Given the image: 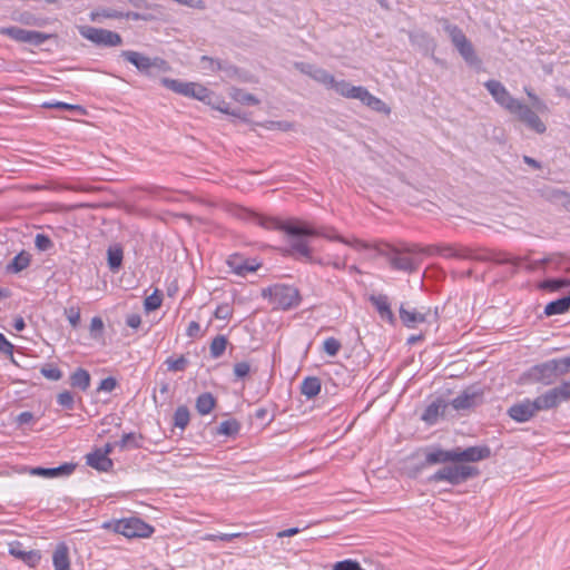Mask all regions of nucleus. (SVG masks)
I'll list each match as a JSON object with an SVG mask.
<instances>
[{
  "instance_id": "obj_26",
  "label": "nucleus",
  "mask_w": 570,
  "mask_h": 570,
  "mask_svg": "<svg viewBox=\"0 0 570 570\" xmlns=\"http://www.w3.org/2000/svg\"><path fill=\"white\" fill-rule=\"evenodd\" d=\"M30 262L31 255L28 252L22 250L7 265V272L18 274L24 271L30 265Z\"/></svg>"
},
{
  "instance_id": "obj_38",
  "label": "nucleus",
  "mask_w": 570,
  "mask_h": 570,
  "mask_svg": "<svg viewBox=\"0 0 570 570\" xmlns=\"http://www.w3.org/2000/svg\"><path fill=\"white\" fill-rule=\"evenodd\" d=\"M200 60L203 63H205L204 68H207L210 71L223 70L227 75H230L234 71V68L232 66H225L220 60L207 56H203Z\"/></svg>"
},
{
  "instance_id": "obj_7",
  "label": "nucleus",
  "mask_w": 570,
  "mask_h": 570,
  "mask_svg": "<svg viewBox=\"0 0 570 570\" xmlns=\"http://www.w3.org/2000/svg\"><path fill=\"white\" fill-rule=\"evenodd\" d=\"M160 83L168 90H171L173 92L184 97H189L197 100H206L207 98H210L209 89L197 82L160 77Z\"/></svg>"
},
{
  "instance_id": "obj_39",
  "label": "nucleus",
  "mask_w": 570,
  "mask_h": 570,
  "mask_svg": "<svg viewBox=\"0 0 570 570\" xmlns=\"http://www.w3.org/2000/svg\"><path fill=\"white\" fill-rule=\"evenodd\" d=\"M227 346V338L224 335L216 336L209 346L210 356L218 358L223 355Z\"/></svg>"
},
{
  "instance_id": "obj_53",
  "label": "nucleus",
  "mask_w": 570,
  "mask_h": 570,
  "mask_svg": "<svg viewBox=\"0 0 570 570\" xmlns=\"http://www.w3.org/2000/svg\"><path fill=\"white\" fill-rule=\"evenodd\" d=\"M121 56L132 63L138 70H142V56L135 51H122Z\"/></svg>"
},
{
  "instance_id": "obj_59",
  "label": "nucleus",
  "mask_w": 570,
  "mask_h": 570,
  "mask_svg": "<svg viewBox=\"0 0 570 570\" xmlns=\"http://www.w3.org/2000/svg\"><path fill=\"white\" fill-rule=\"evenodd\" d=\"M439 415V406L435 405V404H431L428 406V409L425 410L424 414L422 415V419L426 422H434L435 419L438 417Z\"/></svg>"
},
{
  "instance_id": "obj_56",
  "label": "nucleus",
  "mask_w": 570,
  "mask_h": 570,
  "mask_svg": "<svg viewBox=\"0 0 570 570\" xmlns=\"http://www.w3.org/2000/svg\"><path fill=\"white\" fill-rule=\"evenodd\" d=\"M67 318L72 327H77L80 323V309L78 307H70L66 309Z\"/></svg>"
},
{
  "instance_id": "obj_44",
  "label": "nucleus",
  "mask_w": 570,
  "mask_h": 570,
  "mask_svg": "<svg viewBox=\"0 0 570 570\" xmlns=\"http://www.w3.org/2000/svg\"><path fill=\"white\" fill-rule=\"evenodd\" d=\"M233 98L243 105H257L259 100L252 94H248L242 89H235L232 95Z\"/></svg>"
},
{
  "instance_id": "obj_31",
  "label": "nucleus",
  "mask_w": 570,
  "mask_h": 570,
  "mask_svg": "<svg viewBox=\"0 0 570 570\" xmlns=\"http://www.w3.org/2000/svg\"><path fill=\"white\" fill-rule=\"evenodd\" d=\"M72 387L86 391L90 386V374L83 368H77L70 376Z\"/></svg>"
},
{
  "instance_id": "obj_48",
  "label": "nucleus",
  "mask_w": 570,
  "mask_h": 570,
  "mask_svg": "<svg viewBox=\"0 0 570 570\" xmlns=\"http://www.w3.org/2000/svg\"><path fill=\"white\" fill-rule=\"evenodd\" d=\"M373 302L382 317H387V318L392 317V312L390 309L386 297L380 296V297L373 298Z\"/></svg>"
},
{
  "instance_id": "obj_28",
  "label": "nucleus",
  "mask_w": 570,
  "mask_h": 570,
  "mask_svg": "<svg viewBox=\"0 0 570 570\" xmlns=\"http://www.w3.org/2000/svg\"><path fill=\"white\" fill-rule=\"evenodd\" d=\"M321 392V380L316 376L304 379L301 385V393L307 399L315 397Z\"/></svg>"
},
{
  "instance_id": "obj_47",
  "label": "nucleus",
  "mask_w": 570,
  "mask_h": 570,
  "mask_svg": "<svg viewBox=\"0 0 570 570\" xmlns=\"http://www.w3.org/2000/svg\"><path fill=\"white\" fill-rule=\"evenodd\" d=\"M35 246L41 252H47L53 247V243L49 236L45 234H37L35 238Z\"/></svg>"
},
{
  "instance_id": "obj_14",
  "label": "nucleus",
  "mask_w": 570,
  "mask_h": 570,
  "mask_svg": "<svg viewBox=\"0 0 570 570\" xmlns=\"http://www.w3.org/2000/svg\"><path fill=\"white\" fill-rule=\"evenodd\" d=\"M491 450L487 445L469 446L466 449L454 448V463L479 462L490 458Z\"/></svg>"
},
{
  "instance_id": "obj_17",
  "label": "nucleus",
  "mask_w": 570,
  "mask_h": 570,
  "mask_svg": "<svg viewBox=\"0 0 570 570\" xmlns=\"http://www.w3.org/2000/svg\"><path fill=\"white\" fill-rule=\"evenodd\" d=\"M111 444H106L105 449H98L86 456V463L100 472H107L112 468V461L108 458L111 452Z\"/></svg>"
},
{
  "instance_id": "obj_42",
  "label": "nucleus",
  "mask_w": 570,
  "mask_h": 570,
  "mask_svg": "<svg viewBox=\"0 0 570 570\" xmlns=\"http://www.w3.org/2000/svg\"><path fill=\"white\" fill-rule=\"evenodd\" d=\"M481 259H490V261H493L495 262L497 264H512L513 266H518L521 258L519 257H510L508 254L505 253H498V254H492L491 256L489 257H480Z\"/></svg>"
},
{
  "instance_id": "obj_30",
  "label": "nucleus",
  "mask_w": 570,
  "mask_h": 570,
  "mask_svg": "<svg viewBox=\"0 0 570 570\" xmlns=\"http://www.w3.org/2000/svg\"><path fill=\"white\" fill-rule=\"evenodd\" d=\"M360 86H353L346 80H336L331 85L330 89H334L342 97L354 99Z\"/></svg>"
},
{
  "instance_id": "obj_32",
  "label": "nucleus",
  "mask_w": 570,
  "mask_h": 570,
  "mask_svg": "<svg viewBox=\"0 0 570 570\" xmlns=\"http://www.w3.org/2000/svg\"><path fill=\"white\" fill-rule=\"evenodd\" d=\"M125 16L126 14L122 11L111 8H101L90 13V20L94 22H101L102 19H121Z\"/></svg>"
},
{
  "instance_id": "obj_8",
  "label": "nucleus",
  "mask_w": 570,
  "mask_h": 570,
  "mask_svg": "<svg viewBox=\"0 0 570 570\" xmlns=\"http://www.w3.org/2000/svg\"><path fill=\"white\" fill-rule=\"evenodd\" d=\"M160 83L168 90H171L173 92L184 97H189L197 100H206L207 98H210L209 89L197 82L160 77Z\"/></svg>"
},
{
  "instance_id": "obj_25",
  "label": "nucleus",
  "mask_w": 570,
  "mask_h": 570,
  "mask_svg": "<svg viewBox=\"0 0 570 570\" xmlns=\"http://www.w3.org/2000/svg\"><path fill=\"white\" fill-rule=\"evenodd\" d=\"M453 462L454 463V449L452 450H443V449H432L429 450L425 454V463L426 464H440Z\"/></svg>"
},
{
  "instance_id": "obj_10",
  "label": "nucleus",
  "mask_w": 570,
  "mask_h": 570,
  "mask_svg": "<svg viewBox=\"0 0 570 570\" xmlns=\"http://www.w3.org/2000/svg\"><path fill=\"white\" fill-rule=\"evenodd\" d=\"M78 31L81 37L97 46L116 47L120 46L122 42L120 35L107 29H99L90 26H80L78 28Z\"/></svg>"
},
{
  "instance_id": "obj_62",
  "label": "nucleus",
  "mask_w": 570,
  "mask_h": 570,
  "mask_svg": "<svg viewBox=\"0 0 570 570\" xmlns=\"http://www.w3.org/2000/svg\"><path fill=\"white\" fill-rule=\"evenodd\" d=\"M336 240L343 243V244H346V245H350L354 248H370L371 246L367 244V243H364L360 239H353V240H348L342 236H337L336 237Z\"/></svg>"
},
{
  "instance_id": "obj_6",
  "label": "nucleus",
  "mask_w": 570,
  "mask_h": 570,
  "mask_svg": "<svg viewBox=\"0 0 570 570\" xmlns=\"http://www.w3.org/2000/svg\"><path fill=\"white\" fill-rule=\"evenodd\" d=\"M444 31L450 37L453 46L456 48L462 58L470 65H476L479 58L475 55L472 43L468 40L463 31L449 20H441Z\"/></svg>"
},
{
  "instance_id": "obj_45",
  "label": "nucleus",
  "mask_w": 570,
  "mask_h": 570,
  "mask_svg": "<svg viewBox=\"0 0 570 570\" xmlns=\"http://www.w3.org/2000/svg\"><path fill=\"white\" fill-rule=\"evenodd\" d=\"M166 364H167V367L169 371L181 372L186 368V366L188 364V360L184 355H180L177 358H173V357L167 358Z\"/></svg>"
},
{
  "instance_id": "obj_2",
  "label": "nucleus",
  "mask_w": 570,
  "mask_h": 570,
  "mask_svg": "<svg viewBox=\"0 0 570 570\" xmlns=\"http://www.w3.org/2000/svg\"><path fill=\"white\" fill-rule=\"evenodd\" d=\"M380 255L384 256L393 269L404 273H413L419 268L421 261L417 258L420 254H430L431 248L421 247L419 245H410L404 247H394L385 245L376 247Z\"/></svg>"
},
{
  "instance_id": "obj_33",
  "label": "nucleus",
  "mask_w": 570,
  "mask_h": 570,
  "mask_svg": "<svg viewBox=\"0 0 570 570\" xmlns=\"http://www.w3.org/2000/svg\"><path fill=\"white\" fill-rule=\"evenodd\" d=\"M570 308V296L561 297L557 301L550 302L546 308L544 313L548 316L562 314Z\"/></svg>"
},
{
  "instance_id": "obj_46",
  "label": "nucleus",
  "mask_w": 570,
  "mask_h": 570,
  "mask_svg": "<svg viewBox=\"0 0 570 570\" xmlns=\"http://www.w3.org/2000/svg\"><path fill=\"white\" fill-rule=\"evenodd\" d=\"M341 346L342 345L338 340L328 337L323 343V351L330 356H335L341 350Z\"/></svg>"
},
{
  "instance_id": "obj_1",
  "label": "nucleus",
  "mask_w": 570,
  "mask_h": 570,
  "mask_svg": "<svg viewBox=\"0 0 570 570\" xmlns=\"http://www.w3.org/2000/svg\"><path fill=\"white\" fill-rule=\"evenodd\" d=\"M238 216L242 218L253 217L261 226L267 229H276L284 232L291 243V252H296L307 259H312L311 248L308 247L306 237L318 235L315 228L307 226L298 220L282 222L276 218L263 217L252 214L246 209H238Z\"/></svg>"
},
{
  "instance_id": "obj_43",
  "label": "nucleus",
  "mask_w": 570,
  "mask_h": 570,
  "mask_svg": "<svg viewBox=\"0 0 570 570\" xmlns=\"http://www.w3.org/2000/svg\"><path fill=\"white\" fill-rule=\"evenodd\" d=\"M239 431V423L236 420H226L217 429L219 434L234 435Z\"/></svg>"
},
{
  "instance_id": "obj_58",
  "label": "nucleus",
  "mask_w": 570,
  "mask_h": 570,
  "mask_svg": "<svg viewBox=\"0 0 570 570\" xmlns=\"http://www.w3.org/2000/svg\"><path fill=\"white\" fill-rule=\"evenodd\" d=\"M250 366L247 362H238L234 365V374L238 379H243L248 375Z\"/></svg>"
},
{
  "instance_id": "obj_40",
  "label": "nucleus",
  "mask_w": 570,
  "mask_h": 570,
  "mask_svg": "<svg viewBox=\"0 0 570 570\" xmlns=\"http://www.w3.org/2000/svg\"><path fill=\"white\" fill-rule=\"evenodd\" d=\"M141 439V434L136 433H125L121 440L117 443L121 449H135L139 446V440Z\"/></svg>"
},
{
  "instance_id": "obj_5",
  "label": "nucleus",
  "mask_w": 570,
  "mask_h": 570,
  "mask_svg": "<svg viewBox=\"0 0 570 570\" xmlns=\"http://www.w3.org/2000/svg\"><path fill=\"white\" fill-rule=\"evenodd\" d=\"M263 297H268L274 308L289 309L299 303L298 291L288 285L276 284L268 288L263 289Z\"/></svg>"
},
{
  "instance_id": "obj_27",
  "label": "nucleus",
  "mask_w": 570,
  "mask_h": 570,
  "mask_svg": "<svg viewBox=\"0 0 570 570\" xmlns=\"http://www.w3.org/2000/svg\"><path fill=\"white\" fill-rule=\"evenodd\" d=\"M209 97L210 98H207L206 100H202V101L212 106L214 109H216L223 114H227V115L240 118V111L230 110L228 107V104L224 99L215 96L214 92H212L210 90H209Z\"/></svg>"
},
{
  "instance_id": "obj_4",
  "label": "nucleus",
  "mask_w": 570,
  "mask_h": 570,
  "mask_svg": "<svg viewBox=\"0 0 570 570\" xmlns=\"http://www.w3.org/2000/svg\"><path fill=\"white\" fill-rule=\"evenodd\" d=\"M479 474L475 466L454 463L445 465L429 478L430 482L446 481L452 485H459Z\"/></svg>"
},
{
  "instance_id": "obj_57",
  "label": "nucleus",
  "mask_w": 570,
  "mask_h": 570,
  "mask_svg": "<svg viewBox=\"0 0 570 570\" xmlns=\"http://www.w3.org/2000/svg\"><path fill=\"white\" fill-rule=\"evenodd\" d=\"M214 316L218 320H228L232 316V307L228 304L217 306Z\"/></svg>"
},
{
  "instance_id": "obj_51",
  "label": "nucleus",
  "mask_w": 570,
  "mask_h": 570,
  "mask_svg": "<svg viewBox=\"0 0 570 570\" xmlns=\"http://www.w3.org/2000/svg\"><path fill=\"white\" fill-rule=\"evenodd\" d=\"M354 99L360 100L362 104L370 108L372 106V101L375 99V96H373L365 87L361 86L358 87Z\"/></svg>"
},
{
  "instance_id": "obj_13",
  "label": "nucleus",
  "mask_w": 570,
  "mask_h": 570,
  "mask_svg": "<svg viewBox=\"0 0 570 570\" xmlns=\"http://www.w3.org/2000/svg\"><path fill=\"white\" fill-rule=\"evenodd\" d=\"M488 91L491 94L497 104L509 112L517 106L518 99L513 98L507 88L498 80H488L484 83Z\"/></svg>"
},
{
  "instance_id": "obj_23",
  "label": "nucleus",
  "mask_w": 570,
  "mask_h": 570,
  "mask_svg": "<svg viewBox=\"0 0 570 570\" xmlns=\"http://www.w3.org/2000/svg\"><path fill=\"white\" fill-rule=\"evenodd\" d=\"M431 316V309L429 308L426 312L421 313L415 309H407L404 305L400 307V318L403 324L410 328L415 327L419 323H424Z\"/></svg>"
},
{
  "instance_id": "obj_54",
  "label": "nucleus",
  "mask_w": 570,
  "mask_h": 570,
  "mask_svg": "<svg viewBox=\"0 0 570 570\" xmlns=\"http://www.w3.org/2000/svg\"><path fill=\"white\" fill-rule=\"evenodd\" d=\"M568 284H570V282L566 279H546L544 282H542L541 288L558 291L567 286Z\"/></svg>"
},
{
  "instance_id": "obj_3",
  "label": "nucleus",
  "mask_w": 570,
  "mask_h": 570,
  "mask_svg": "<svg viewBox=\"0 0 570 570\" xmlns=\"http://www.w3.org/2000/svg\"><path fill=\"white\" fill-rule=\"evenodd\" d=\"M570 371V356L562 358L549 360L532 366L527 376L532 382H540L543 384L552 383L557 377Z\"/></svg>"
},
{
  "instance_id": "obj_61",
  "label": "nucleus",
  "mask_w": 570,
  "mask_h": 570,
  "mask_svg": "<svg viewBox=\"0 0 570 570\" xmlns=\"http://www.w3.org/2000/svg\"><path fill=\"white\" fill-rule=\"evenodd\" d=\"M334 570H362L360 564L355 561L345 560L337 562L334 567Z\"/></svg>"
},
{
  "instance_id": "obj_18",
  "label": "nucleus",
  "mask_w": 570,
  "mask_h": 570,
  "mask_svg": "<svg viewBox=\"0 0 570 570\" xmlns=\"http://www.w3.org/2000/svg\"><path fill=\"white\" fill-rule=\"evenodd\" d=\"M538 409L534 401L525 399L517 404H513L509 410V416L517 422H527L531 420L537 413Z\"/></svg>"
},
{
  "instance_id": "obj_11",
  "label": "nucleus",
  "mask_w": 570,
  "mask_h": 570,
  "mask_svg": "<svg viewBox=\"0 0 570 570\" xmlns=\"http://www.w3.org/2000/svg\"><path fill=\"white\" fill-rule=\"evenodd\" d=\"M510 114L514 115L519 121L537 134L541 135L547 130L544 122L540 119L538 114L520 100L517 102V106L512 108Z\"/></svg>"
},
{
  "instance_id": "obj_22",
  "label": "nucleus",
  "mask_w": 570,
  "mask_h": 570,
  "mask_svg": "<svg viewBox=\"0 0 570 570\" xmlns=\"http://www.w3.org/2000/svg\"><path fill=\"white\" fill-rule=\"evenodd\" d=\"M431 253L429 255L440 254L445 258H459V259H466L471 258V250L469 248L462 247V246H431Z\"/></svg>"
},
{
  "instance_id": "obj_37",
  "label": "nucleus",
  "mask_w": 570,
  "mask_h": 570,
  "mask_svg": "<svg viewBox=\"0 0 570 570\" xmlns=\"http://www.w3.org/2000/svg\"><path fill=\"white\" fill-rule=\"evenodd\" d=\"M163 292L156 288L150 295L145 297V313L153 312L161 306Z\"/></svg>"
},
{
  "instance_id": "obj_15",
  "label": "nucleus",
  "mask_w": 570,
  "mask_h": 570,
  "mask_svg": "<svg viewBox=\"0 0 570 570\" xmlns=\"http://www.w3.org/2000/svg\"><path fill=\"white\" fill-rule=\"evenodd\" d=\"M295 68L299 70L302 73L311 77L313 80L318 83L330 88L334 82V76L327 72L325 69L320 68L315 65L306 63V62H296Z\"/></svg>"
},
{
  "instance_id": "obj_20",
  "label": "nucleus",
  "mask_w": 570,
  "mask_h": 570,
  "mask_svg": "<svg viewBox=\"0 0 570 570\" xmlns=\"http://www.w3.org/2000/svg\"><path fill=\"white\" fill-rule=\"evenodd\" d=\"M115 531L125 535L126 538H141L142 521L137 518L121 519L116 522Z\"/></svg>"
},
{
  "instance_id": "obj_21",
  "label": "nucleus",
  "mask_w": 570,
  "mask_h": 570,
  "mask_svg": "<svg viewBox=\"0 0 570 570\" xmlns=\"http://www.w3.org/2000/svg\"><path fill=\"white\" fill-rule=\"evenodd\" d=\"M171 70L170 65L161 58H147L145 57V76L158 79L165 77V73Z\"/></svg>"
},
{
  "instance_id": "obj_41",
  "label": "nucleus",
  "mask_w": 570,
  "mask_h": 570,
  "mask_svg": "<svg viewBox=\"0 0 570 570\" xmlns=\"http://www.w3.org/2000/svg\"><path fill=\"white\" fill-rule=\"evenodd\" d=\"M189 411L186 406H178L174 414V425L185 429L189 423Z\"/></svg>"
},
{
  "instance_id": "obj_63",
  "label": "nucleus",
  "mask_w": 570,
  "mask_h": 570,
  "mask_svg": "<svg viewBox=\"0 0 570 570\" xmlns=\"http://www.w3.org/2000/svg\"><path fill=\"white\" fill-rule=\"evenodd\" d=\"M116 384L114 377H106L100 382L98 391L111 392L116 387Z\"/></svg>"
},
{
  "instance_id": "obj_24",
  "label": "nucleus",
  "mask_w": 570,
  "mask_h": 570,
  "mask_svg": "<svg viewBox=\"0 0 570 570\" xmlns=\"http://www.w3.org/2000/svg\"><path fill=\"white\" fill-rule=\"evenodd\" d=\"M53 570H71L69 549L66 543H59L52 553Z\"/></svg>"
},
{
  "instance_id": "obj_36",
  "label": "nucleus",
  "mask_w": 570,
  "mask_h": 570,
  "mask_svg": "<svg viewBox=\"0 0 570 570\" xmlns=\"http://www.w3.org/2000/svg\"><path fill=\"white\" fill-rule=\"evenodd\" d=\"M108 266L112 272L119 269L122 263V249L119 246H110L107 252Z\"/></svg>"
},
{
  "instance_id": "obj_19",
  "label": "nucleus",
  "mask_w": 570,
  "mask_h": 570,
  "mask_svg": "<svg viewBox=\"0 0 570 570\" xmlns=\"http://www.w3.org/2000/svg\"><path fill=\"white\" fill-rule=\"evenodd\" d=\"M76 470L75 463H63L56 468H32L30 470L31 475L41 476L46 479H58L69 476Z\"/></svg>"
},
{
  "instance_id": "obj_60",
  "label": "nucleus",
  "mask_w": 570,
  "mask_h": 570,
  "mask_svg": "<svg viewBox=\"0 0 570 570\" xmlns=\"http://www.w3.org/2000/svg\"><path fill=\"white\" fill-rule=\"evenodd\" d=\"M372 110H375L377 112H382L385 115H389L391 112V108L380 98L375 97V99L372 101V106L370 107Z\"/></svg>"
},
{
  "instance_id": "obj_35",
  "label": "nucleus",
  "mask_w": 570,
  "mask_h": 570,
  "mask_svg": "<svg viewBox=\"0 0 570 570\" xmlns=\"http://www.w3.org/2000/svg\"><path fill=\"white\" fill-rule=\"evenodd\" d=\"M215 399L210 393H203L196 400V409L199 414H208L215 406Z\"/></svg>"
},
{
  "instance_id": "obj_64",
  "label": "nucleus",
  "mask_w": 570,
  "mask_h": 570,
  "mask_svg": "<svg viewBox=\"0 0 570 570\" xmlns=\"http://www.w3.org/2000/svg\"><path fill=\"white\" fill-rule=\"evenodd\" d=\"M126 324L131 328H138L141 324V317L137 313L127 315Z\"/></svg>"
},
{
  "instance_id": "obj_50",
  "label": "nucleus",
  "mask_w": 570,
  "mask_h": 570,
  "mask_svg": "<svg viewBox=\"0 0 570 570\" xmlns=\"http://www.w3.org/2000/svg\"><path fill=\"white\" fill-rule=\"evenodd\" d=\"M41 374L51 381H58L62 377V372L53 365H46L40 370Z\"/></svg>"
},
{
  "instance_id": "obj_29",
  "label": "nucleus",
  "mask_w": 570,
  "mask_h": 570,
  "mask_svg": "<svg viewBox=\"0 0 570 570\" xmlns=\"http://www.w3.org/2000/svg\"><path fill=\"white\" fill-rule=\"evenodd\" d=\"M10 553L16 558L21 559L31 567H35L40 561L41 558L38 551H24L19 547H11Z\"/></svg>"
},
{
  "instance_id": "obj_12",
  "label": "nucleus",
  "mask_w": 570,
  "mask_h": 570,
  "mask_svg": "<svg viewBox=\"0 0 570 570\" xmlns=\"http://www.w3.org/2000/svg\"><path fill=\"white\" fill-rule=\"evenodd\" d=\"M0 33L8 36L16 41L30 43L33 46H40L45 43L49 38H51V35L35 30H27L19 27L1 28Z\"/></svg>"
},
{
  "instance_id": "obj_55",
  "label": "nucleus",
  "mask_w": 570,
  "mask_h": 570,
  "mask_svg": "<svg viewBox=\"0 0 570 570\" xmlns=\"http://www.w3.org/2000/svg\"><path fill=\"white\" fill-rule=\"evenodd\" d=\"M13 350L14 346L10 343L3 334L0 333V352L7 356H10L11 361H13Z\"/></svg>"
},
{
  "instance_id": "obj_9",
  "label": "nucleus",
  "mask_w": 570,
  "mask_h": 570,
  "mask_svg": "<svg viewBox=\"0 0 570 570\" xmlns=\"http://www.w3.org/2000/svg\"><path fill=\"white\" fill-rule=\"evenodd\" d=\"M570 399V382H563L546 393L539 395L533 401L538 411H547L557 407L560 403Z\"/></svg>"
},
{
  "instance_id": "obj_34",
  "label": "nucleus",
  "mask_w": 570,
  "mask_h": 570,
  "mask_svg": "<svg viewBox=\"0 0 570 570\" xmlns=\"http://www.w3.org/2000/svg\"><path fill=\"white\" fill-rule=\"evenodd\" d=\"M228 265L234 269V272L238 275H246L247 273L255 272L257 269V265L248 264L244 262L240 257H232L228 259Z\"/></svg>"
},
{
  "instance_id": "obj_52",
  "label": "nucleus",
  "mask_w": 570,
  "mask_h": 570,
  "mask_svg": "<svg viewBox=\"0 0 570 570\" xmlns=\"http://www.w3.org/2000/svg\"><path fill=\"white\" fill-rule=\"evenodd\" d=\"M354 99L360 100L362 104L370 108L372 106V101L375 99V96H373L365 87L361 86L358 87Z\"/></svg>"
},
{
  "instance_id": "obj_49",
  "label": "nucleus",
  "mask_w": 570,
  "mask_h": 570,
  "mask_svg": "<svg viewBox=\"0 0 570 570\" xmlns=\"http://www.w3.org/2000/svg\"><path fill=\"white\" fill-rule=\"evenodd\" d=\"M57 402L60 406L72 410L75 406V399L73 395L69 391H63L58 394Z\"/></svg>"
},
{
  "instance_id": "obj_16",
  "label": "nucleus",
  "mask_w": 570,
  "mask_h": 570,
  "mask_svg": "<svg viewBox=\"0 0 570 570\" xmlns=\"http://www.w3.org/2000/svg\"><path fill=\"white\" fill-rule=\"evenodd\" d=\"M481 401L482 392L479 389L471 386L452 400V406L458 411L469 410L476 406Z\"/></svg>"
}]
</instances>
